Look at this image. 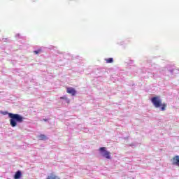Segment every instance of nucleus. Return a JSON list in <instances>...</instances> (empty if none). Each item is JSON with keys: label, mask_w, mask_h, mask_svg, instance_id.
<instances>
[{"label": "nucleus", "mask_w": 179, "mask_h": 179, "mask_svg": "<svg viewBox=\"0 0 179 179\" xmlns=\"http://www.w3.org/2000/svg\"><path fill=\"white\" fill-rule=\"evenodd\" d=\"M8 117L10 118V125L13 128L17 126V124H22L24 120V117L17 113H9Z\"/></svg>", "instance_id": "f257e3e1"}, {"label": "nucleus", "mask_w": 179, "mask_h": 179, "mask_svg": "<svg viewBox=\"0 0 179 179\" xmlns=\"http://www.w3.org/2000/svg\"><path fill=\"white\" fill-rule=\"evenodd\" d=\"M151 103L153 104L155 108H159L160 111H166V107H167V103H162V99H160V96L152 97Z\"/></svg>", "instance_id": "f03ea898"}, {"label": "nucleus", "mask_w": 179, "mask_h": 179, "mask_svg": "<svg viewBox=\"0 0 179 179\" xmlns=\"http://www.w3.org/2000/svg\"><path fill=\"white\" fill-rule=\"evenodd\" d=\"M99 152L101 156L105 159H111V155H110V152L107 151L105 147H101L99 148Z\"/></svg>", "instance_id": "7ed1b4c3"}, {"label": "nucleus", "mask_w": 179, "mask_h": 179, "mask_svg": "<svg viewBox=\"0 0 179 179\" xmlns=\"http://www.w3.org/2000/svg\"><path fill=\"white\" fill-rule=\"evenodd\" d=\"M165 71H167V72H170L171 75H174V72L176 71V69L171 65H167L165 67Z\"/></svg>", "instance_id": "20e7f679"}, {"label": "nucleus", "mask_w": 179, "mask_h": 179, "mask_svg": "<svg viewBox=\"0 0 179 179\" xmlns=\"http://www.w3.org/2000/svg\"><path fill=\"white\" fill-rule=\"evenodd\" d=\"M172 164L173 166H179V156L176 155L173 157Z\"/></svg>", "instance_id": "39448f33"}, {"label": "nucleus", "mask_w": 179, "mask_h": 179, "mask_svg": "<svg viewBox=\"0 0 179 179\" xmlns=\"http://www.w3.org/2000/svg\"><path fill=\"white\" fill-rule=\"evenodd\" d=\"M67 93L71 94V96H75V94H76V90L73 87H69L67 88Z\"/></svg>", "instance_id": "423d86ee"}, {"label": "nucleus", "mask_w": 179, "mask_h": 179, "mask_svg": "<svg viewBox=\"0 0 179 179\" xmlns=\"http://www.w3.org/2000/svg\"><path fill=\"white\" fill-rule=\"evenodd\" d=\"M57 54H62L64 59H69V58H71V55H69V53H64L62 52L57 51Z\"/></svg>", "instance_id": "0eeeda50"}, {"label": "nucleus", "mask_w": 179, "mask_h": 179, "mask_svg": "<svg viewBox=\"0 0 179 179\" xmlns=\"http://www.w3.org/2000/svg\"><path fill=\"white\" fill-rule=\"evenodd\" d=\"M22 178V171H17L14 175V179H20Z\"/></svg>", "instance_id": "6e6552de"}, {"label": "nucleus", "mask_w": 179, "mask_h": 179, "mask_svg": "<svg viewBox=\"0 0 179 179\" xmlns=\"http://www.w3.org/2000/svg\"><path fill=\"white\" fill-rule=\"evenodd\" d=\"M46 179H61V178L54 173H51Z\"/></svg>", "instance_id": "1a4fd4ad"}, {"label": "nucleus", "mask_w": 179, "mask_h": 179, "mask_svg": "<svg viewBox=\"0 0 179 179\" xmlns=\"http://www.w3.org/2000/svg\"><path fill=\"white\" fill-rule=\"evenodd\" d=\"M38 138L40 141H48V137H47V136L45 134H41L38 136Z\"/></svg>", "instance_id": "9d476101"}, {"label": "nucleus", "mask_w": 179, "mask_h": 179, "mask_svg": "<svg viewBox=\"0 0 179 179\" xmlns=\"http://www.w3.org/2000/svg\"><path fill=\"white\" fill-rule=\"evenodd\" d=\"M41 52H43V49L41 48V47L36 50H34V54H35L36 55L41 54Z\"/></svg>", "instance_id": "9b49d317"}, {"label": "nucleus", "mask_w": 179, "mask_h": 179, "mask_svg": "<svg viewBox=\"0 0 179 179\" xmlns=\"http://www.w3.org/2000/svg\"><path fill=\"white\" fill-rule=\"evenodd\" d=\"M105 61L107 64H113V62H114V59L113 57H110L108 59H106Z\"/></svg>", "instance_id": "f8f14e48"}, {"label": "nucleus", "mask_w": 179, "mask_h": 179, "mask_svg": "<svg viewBox=\"0 0 179 179\" xmlns=\"http://www.w3.org/2000/svg\"><path fill=\"white\" fill-rule=\"evenodd\" d=\"M1 114H3V115H9V114H11V113H8V111H3V112H1Z\"/></svg>", "instance_id": "ddd939ff"}, {"label": "nucleus", "mask_w": 179, "mask_h": 179, "mask_svg": "<svg viewBox=\"0 0 179 179\" xmlns=\"http://www.w3.org/2000/svg\"><path fill=\"white\" fill-rule=\"evenodd\" d=\"M127 63L129 64V65H132L134 64V60H128L127 62Z\"/></svg>", "instance_id": "4468645a"}, {"label": "nucleus", "mask_w": 179, "mask_h": 179, "mask_svg": "<svg viewBox=\"0 0 179 179\" xmlns=\"http://www.w3.org/2000/svg\"><path fill=\"white\" fill-rule=\"evenodd\" d=\"M15 37V38H22V36H20V34H16Z\"/></svg>", "instance_id": "2eb2a0df"}, {"label": "nucleus", "mask_w": 179, "mask_h": 179, "mask_svg": "<svg viewBox=\"0 0 179 179\" xmlns=\"http://www.w3.org/2000/svg\"><path fill=\"white\" fill-rule=\"evenodd\" d=\"M55 48V47L52 46V45H50L48 47V49L49 50H54Z\"/></svg>", "instance_id": "dca6fc26"}, {"label": "nucleus", "mask_w": 179, "mask_h": 179, "mask_svg": "<svg viewBox=\"0 0 179 179\" xmlns=\"http://www.w3.org/2000/svg\"><path fill=\"white\" fill-rule=\"evenodd\" d=\"M84 131H85V132H87V131H89V129L85 128V129H84Z\"/></svg>", "instance_id": "f3484780"}, {"label": "nucleus", "mask_w": 179, "mask_h": 179, "mask_svg": "<svg viewBox=\"0 0 179 179\" xmlns=\"http://www.w3.org/2000/svg\"><path fill=\"white\" fill-rule=\"evenodd\" d=\"M131 146H138V144H131Z\"/></svg>", "instance_id": "a211bd4d"}, {"label": "nucleus", "mask_w": 179, "mask_h": 179, "mask_svg": "<svg viewBox=\"0 0 179 179\" xmlns=\"http://www.w3.org/2000/svg\"><path fill=\"white\" fill-rule=\"evenodd\" d=\"M43 121H45V122H47V121H48V120H47V119H43Z\"/></svg>", "instance_id": "6ab92c4d"}, {"label": "nucleus", "mask_w": 179, "mask_h": 179, "mask_svg": "<svg viewBox=\"0 0 179 179\" xmlns=\"http://www.w3.org/2000/svg\"><path fill=\"white\" fill-rule=\"evenodd\" d=\"M117 44H120V45H122V43H117Z\"/></svg>", "instance_id": "aec40b11"}, {"label": "nucleus", "mask_w": 179, "mask_h": 179, "mask_svg": "<svg viewBox=\"0 0 179 179\" xmlns=\"http://www.w3.org/2000/svg\"><path fill=\"white\" fill-rule=\"evenodd\" d=\"M33 1V2H36V0H32Z\"/></svg>", "instance_id": "412c9836"}]
</instances>
